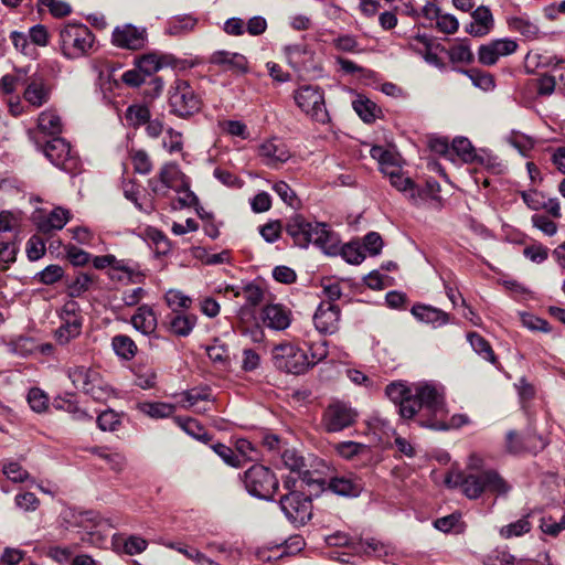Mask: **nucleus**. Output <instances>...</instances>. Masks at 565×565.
I'll return each instance as SVG.
<instances>
[{
	"label": "nucleus",
	"instance_id": "25",
	"mask_svg": "<svg viewBox=\"0 0 565 565\" xmlns=\"http://www.w3.org/2000/svg\"><path fill=\"white\" fill-rule=\"evenodd\" d=\"M412 313L419 321L433 324L434 327L444 326L449 321L448 313L430 306L415 305L412 308Z\"/></svg>",
	"mask_w": 565,
	"mask_h": 565
},
{
	"label": "nucleus",
	"instance_id": "50",
	"mask_svg": "<svg viewBox=\"0 0 565 565\" xmlns=\"http://www.w3.org/2000/svg\"><path fill=\"white\" fill-rule=\"evenodd\" d=\"M94 454L100 457L111 470L120 472L126 463L125 457L119 452H108L103 449H94Z\"/></svg>",
	"mask_w": 565,
	"mask_h": 565
},
{
	"label": "nucleus",
	"instance_id": "2",
	"mask_svg": "<svg viewBox=\"0 0 565 565\" xmlns=\"http://www.w3.org/2000/svg\"><path fill=\"white\" fill-rule=\"evenodd\" d=\"M286 231L300 247L312 243L328 255H334L339 250L338 235L324 223L308 222L302 215L296 214L289 218Z\"/></svg>",
	"mask_w": 565,
	"mask_h": 565
},
{
	"label": "nucleus",
	"instance_id": "37",
	"mask_svg": "<svg viewBox=\"0 0 565 565\" xmlns=\"http://www.w3.org/2000/svg\"><path fill=\"white\" fill-rule=\"evenodd\" d=\"M457 156L463 162H473L476 159L475 149L471 142L463 137H458L454 139L451 145V160L454 161V156Z\"/></svg>",
	"mask_w": 565,
	"mask_h": 565
},
{
	"label": "nucleus",
	"instance_id": "41",
	"mask_svg": "<svg viewBox=\"0 0 565 565\" xmlns=\"http://www.w3.org/2000/svg\"><path fill=\"white\" fill-rule=\"evenodd\" d=\"M467 339L476 353L487 361L494 362V353L484 338L476 332H470L468 333Z\"/></svg>",
	"mask_w": 565,
	"mask_h": 565
},
{
	"label": "nucleus",
	"instance_id": "8",
	"mask_svg": "<svg viewBox=\"0 0 565 565\" xmlns=\"http://www.w3.org/2000/svg\"><path fill=\"white\" fill-rule=\"evenodd\" d=\"M244 484L249 494L270 500L278 489V479L269 468L254 465L245 471Z\"/></svg>",
	"mask_w": 565,
	"mask_h": 565
},
{
	"label": "nucleus",
	"instance_id": "44",
	"mask_svg": "<svg viewBox=\"0 0 565 565\" xmlns=\"http://www.w3.org/2000/svg\"><path fill=\"white\" fill-rule=\"evenodd\" d=\"M9 351L19 356H28L38 350V344L31 338L20 337L8 344Z\"/></svg>",
	"mask_w": 565,
	"mask_h": 565
},
{
	"label": "nucleus",
	"instance_id": "28",
	"mask_svg": "<svg viewBox=\"0 0 565 565\" xmlns=\"http://www.w3.org/2000/svg\"><path fill=\"white\" fill-rule=\"evenodd\" d=\"M172 57L169 55H159L158 53L145 54L138 58L136 65L146 76H149L164 66L170 65Z\"/></svg>",
	"mask_w": 565,
	"mask_h": 565
},
{
	"label": "nucleus",
	"instance_id": "40",
	"mask_svg": "<svg viewBox=\"0 0 565 565\" xmlns=\"http://www.w3.org/2000/svg\"><path fill=\"white\" fill-rule=\"evenodd\" d=\"M195 323V316L175 315L170 320V329L174 334L179 337H186L191 333Z\"/></svg>",
	"mask_w": 565,
	"mask_h": 565
},
{
	"label": "nucleus",
	"instance_id": "20",
	"mask_svg": "<svg viewBox=\"0 0 565 565\" xmlns=\"http://www.w3.org/2000/svg\"><path fill=\"white\" fill-rule=\"evenodd\" d=\"M210 62L216 66H220L223 71L232 72L235 74H245L248 71L247 58L243 54L235 52H214L210 57Z\"/></svg>",
	"mask_w": 565,
	"mask_h": 565
},
{
	"label": "nucleus",
	"instance_id": "1",
	"mask_svg": "<svg viewBox=\"0 0 565 565\" xmlns=\"http://www.w3.org/2000/svg\"><path fill=\"white\" fill-rule=\"evenodd\" d=\"M387 397L399 406V414L404 418H413L416 414L434 412L443 413V388L433 384H418L413 388L402 382H394L386 386Z\"/></svg>",
	"mask_w": 565,
	"mask_h": 565
},
{
	"label": "nucleus",
	"instance_id": "18",
	"mask_svg": "<svg viewBox=\"0 0 565 565\" xmlns=\"http://www.w3.org/2000/svg\"><path fill=\"white\" fill-rule=\"evenodd\" d=\"M328 489L341 497L358 498L364 490V482L359 476L348 472L330 478Z\"/></svg>",
	"mask_w": 565,
	"mask_h": 565
},
{
	"label": "nucleus",
	"instance_id": "5",
	"mask_svg": "<svg viewBox=\"0 0 565 565\" xmlns=\"http://www.w3.org/2000/svg\"><path fill=\"white\" fill-rule=\"evenodd\" d=\"M67 376L76 388L82 390L94 401L106 402L113 395L111 387L94 367L85 365L71 366L67 369Z\"/></svg>",
	"mask_w": 565,
	"mask_h": 565
},
{
	"label": "nucleus",
	"instance_id": "21",
	"mask_svg": "<svg viewBox=\"0 0 565 565\" xmlns=\"http://www.w3.org/2000/svg\"><path fill=\"white\" fill-rule=\"evenodd\" d=\"M340 319V309L333 302H322L315 316L316 328L323 333H332L337 330Z\"/></svg>",
	"mask_w": 565,
	"mask_h": 565
},
{
	"label": "nucleus",
	"instance_id": "38",
	"mask_svg": "<svg viewBox=\"0 0 565 565\" xmlns=\"http://www.w3.org/2000/svg\"><path fill=\"white\" fill-rule=\"evenodd\" d=\"M335 452L343 459L351 460L354 457L369 452V447L356 441H341L334 445Z\"/></svg>",
	"mask_w": 565,
	"mask_h": 565
},
{
	"label": "nucleus",
	"instance_id": "27",
	"mask_svg": "<svg viewBox=\"0 0 565 565\" xmlns=\"http://www.w3.org/2000/svg\"><path fill=\"white\" fill-rule=\"evenodd\" d=\"M390 180L391 184L399 192H403L406 194V196L412 200L414 203H417V196H419V191H417L414 182L411 178L405 177L402 173L401 167H398L396 170H387L386 174Z\"/></svg>",
	"mask_w": 565,
	"mask_h": 565
},
{
	"label": "nucleus",
	"instance_id": "13",
	"mask_svg": "<svg viewBox=\"0 0 565 565\" xmlns=\"http://www.w3.org/2000/svg\"><path fill=\"white\" fill-rule=\"evenodd\" d=\"M358 412L350 405L335 402L330 404L323 414V426L330 433L341 431L353 425L356 420Z\"/></svg>",
	"mask_w": 565,
	"mask_h": 565
},
{
	"label": "nucleus",
	"instance_id": "57",
	"mask_svg": "<svg viewBox=\"0 0 565 565\" xmlns=\"http://www.w3.org/2000/svg\"><path fill=\"white\" fill-rule=\"evenodd\" d=\"M2 471L13 482H24L30 478L29 472L19 462L4 463Z\"/></svg>",
	"mask_w": 565,
	"mask_h": 565
},
{
	"label": "nucleus",
	"instance_id": "12",
	"mask_svg": "<svg viewBox=\"0 0 565 565\" xmlns=\"http://www.w3.org/2000/svg\"><path fill=\"white\" fill-rule=\"evenodd\" d=\"M279 504L286 518L296 525H303L311 518V500L300 492L291 491L281 497Z\"/></svg>",
	"mask_w": 565,
	"mask_h": 565
},
{
	"label": "nucleus",
	"instance_id": "29",
	"mask_svg": "<svg viewBox=\"0 0 565 565\" xmlns=\"http://www.w3.org/2000/svg\"><path fill=\"white\" fill-rule=\"evenodd\" d=\"M62 120L56 111L47 109L42 111L38 117V128L46 135H58L62 132Z\"/></svg>",
	"mask_w": 565,
	"mask_h": 565
},
{
	"label": "nucleus",
	"instance_id": "36",
	"mask_svg": "<svg viewBox=\"0 0 565 565\" xmlns=\"http://www.w3.org/2000/svg\"><path fill=\"white\" fill-rule=\"evenodd\" d=\"M17 253L15 235H9L8 238L0 241V271L15 262Z\"/></svg>",
	"mask_w": 565,
	"mask_h": 565
},
{
	"label": "nucleus",
	"instance_id": "58",
	"mask_svg": "<svg viewBox=\"0 0 565 565\" xmlns=\"http://www.w3.org/2000/svg\"><path fill=\"white\" fill-rule=\"evenodd\" d=\"M341 255L345 259V262L352 265H359L365 258L362 247L359 244L354 243L344 245L341 248Z\"/></svg>",
	"mask_w": 565,
	"mask_h": 565
},
{
	"label": "nucleus",
	"instance_id": "3",
	"mask_svg": "<svg viewBox=\"0 0 565 565\" xmlns=\"http://www.w3.org/2000/svg\"><path fill=\"white\" fill-rule=\"evenodd\" d=\"M61 50L67 58H79L95 49V36L85 24L68 23L60 32Z\"/></svg>",
	"mask_w": 565,
	"mask_h": 565
},
{
	"label": "nucleus",
	"instance_id": "11",
	"mask_svg": "<svg viewBox=\"0 0 565 565\" xmlns=\"http://www.w3.org/2000/svg\"><path fill=\"white\" fill-rule=\"evenodd\" d=\"M45 157L52 164L66 171L75 173L79 168V160L73 153L71 146L63 138H53L43 147Z\"/></svg>",
	"mask_w": 565,
	"mask_h": 565
},
{
	"label": "nucleus",
	"instance_id": "9",
	"mask_svg": "<svg viewBox=\"0 0 565 565\" xmlns=\"http://www.w3.org/2000/svg\"><path fill=\"white\" fill-rule=\"evenodd\" d=\"M297 106L312 120L326 124L329 121V114L324 104L323 92L318 86H301L294 93Z\"/></svg>",
	"mask_w": 565,
	"mask_h": 565
},
{
	"label": "nucleus",
	"instance_id": "30",
	"mask_svg": "<svg viewBox=\"0 0 565 565\" xmlns=\"http://www.w3.org/2000/svg\"><path fill=\"white\" fill-rule=\"evenodd\" d=\"M160 180L175 192H181L180 186L185 185V175L175 164H166L159 172Z\"/></svg>",
	"mask_w": 565,
	"mask_h": 565
},
{
	"label": "nucleus",
	"instance_id": "63",
	"mask_svg": "<svg viewBox=\"0 0 565 565\" xmlns=\"http://www.w3.org/2000/svg\"><path fill=\"white\" fill-rule=\"evenodd\" d=\"M177 551L193 561L196 565H221L194 547L180 546L177 547Z\"/></svg>",
	"mask_w": 565,
	"mask_h": 565
},
{
	"label": "nucleus",
	"instance_id": "10",
	"mask_svg": "<svg viewBox=\"0 0 565 565\" xmlns=\"http://www.w3.org/2000/svg\"><path fill=\"white\" fill-rule=\"evenodd\" d=\"M170 107L180 117L196 114L201 108V99L186 81L178 79L170 89Z\"/></svg>",
	"mask_w": 565,
	"mask_h": 565
},
{
	"label": "nucleus",
	"instance_id": "54",
	"mask_svg": "<svg viewBox=\"0 0 565 565\" xmlns=\"http://www.w3.org/2000/svg\"><path fill=\"white\" fill-rule=\"evenodd\" d=\"M281 461L291 472H300L305 468L303 458L295 449H285L281 454Z\"/></svg>",
	"mask_w": 565,
	"mask_h": 565
},
{
	"label": "nucleus",
	"instance_id": "7",
	"mask_svg": "<svg viewBox=\"0 0 565 565\" xmlns=\"http://www.w3.org/2000/svg\"><path fill=\"white\" fill-rule=\"evenodd\" d=\"M271 358L276 369L289 374L300 375L309 370V355L291 342L276 344Z\"/></svg>",
	"mask_w": 565,
	"mask_h": 565
},
{
	"label": "nucleus",
	"instance_id": "31",
	"mask_svg": "<svg viewBox=\"0 0 565 565\" xmlns=\"http://www.w3.org/2000/svg\"><path fill=\"white\" fill-rule=\"evenodd\" d=\"M111 348L117 356L126 361L132 360L137 353L135 341L125 334L115 335L111 339Z\"/></svg>",
	"mask_w": 565,
	"mask_h": 565
},
{
	"label": "nucleus",
	"instance_id": "22",
	"mask_svg": "<svg viewBox=\"0 0 565 565\" xmlns=\"http://www.w3.org/2000/svg\"><path fill=\"white\" fill-rule=\"evenodd\" d=\"M472 22L466 28V31L475 36L481 38L490 33L493 29V15L488 7L480 6L471 14Z\"/></svg>",
	"mask_w": 565,
	"mask_h": 565
},
{
	"label": "nucleus",
	"instance_id": "15",
	"mask_svg": "<svg viewBox=\"0 0 565 565\" xmlns=\"http://www.w3.org/2000/svg\"><path fill=\"white\" fill-rule=\"evenodd\" d=\"M518 43L511 39H497L482 44L478 50V61L484 66L494 65L501 57L513 54Z\"/></svg>",
	"mask_w": 565,
	"mask_h": 565
},
{
	"label": "nucleus",
	"instance_id": "32",
	"mask_svg": "<svg viewBox=\"0 0 565 565\" xmlns=\"http://www.w3.org/2000/svg\"><path fill=\"white\" fill-rule=\"evenodd\" d=\"M146 290L141 287L125 290L121 292V297L118 299L114 297L110 301V306L114 311H121L126 307L137 306L145 297Z\"/></svg>",
	"mask_w": 565,
	"mask_h": 565
},
{
	"label": "nucleus",
	"instance_id": "61",
	"mask_svg": "<svg viewBox=\"0 0 565 565\" xmlns=\"http://www.w3.org/2000/svg\"><path fill=\"white\" fill-rule=\"evenodd\" d=\"M96 422L99 429L104 431H113L120 424L119 415L113 409H107L99 414Z\"/></svg>",
	"mask_w": 565,
	"mask_h": 565
},
{
	"label": "nucleus",
	"instance_id": "62",
	"mask_svg": "<svg viewBox=\"0 0 565 565\" xmlns=\"http://www.w3.org/2000/svg\"><path fill=\"white\" fill-rule=\"evenodd\" d=\"M221 128L223 131L233 137H239L242 139H247L249 137V131L247 126L241 120H226L221 124Z\"/></svg>",
	"mask_w": 565,
	"mask_h": 565
},
{
	"label": "nucleus",
	"instance_id": "23",
	"mask_svg": "<svg viewBox=\"0 0 565 565\" xmlns=\"http://www.w3.org/2000/svg\"><path fill=\"white\" fill-rule=\"evenodd\" d=\"M264 324L274 330H285L290 324V311L281 305H267L263 309Z\"/></svg>",
	"mask_w": 565,
	"mask_h": 565
},
{
	"label": "nucleus",
	"instance_id": "64",
	"mask_svg": "<svg viewBox=\"0 0 565 565\" xmlns=\"http://www.w3.org/2000/svg\"><path fill=\"white\" fill-rule=\"evenodd\" d=\"M162 146L170 153L180 152L182 150V136L173 129H168L162 140Z\"/></svg>",
	"mask_w": 565,
	"mask_h": 565
},
{
	"label": "nucleus",
	"instance_id": "49",
	"mask_svg": "<svg viewBox=\"0 0 565 565\" xmlns=\"http://www.w3.org/2000/svg\"><path fill=\"white\" fill-rule=\"evenodd\" d=\"M141 411L153 418H164L171 416L175 407L168 403H145Z\"/></svg>",
	"mask_w": 565,
	"mask_h": 565
},
{
	"label": "nucleus",
	"instance_id": "51",
	"mask_svg": "<svg viewBox=\"0 0 565 565\" xmlns=\"http://www.w3.org/2000/svg\"><path fill=\"white\" fill-rule=\"evenodd\" d=\"M531 529V524L526 518H522L511 524H508L500 530L501 536L510 539L512 536H520L527 533Z\"/></svg>",
	"mask_w": 565,
	"mask_h": 565
},
{
	"label": "nucleus",
	"instance_id": "59",
	"mask_svg": "<svg viewBox=\"0 0 565 565\" xmlns=\"http://www.w3.org/2000/svg\"><path fill=\"white\" fill-rule=\"evenodd\" d=\"M214 452L220 456L223 461L231 467H239L241 458L235 451L224 444H215L212 446Z\"/></svg>",
	"mask_w": 565,
	"mask_h": 565
},
{
	"label": "nucleus",
	"instance_id": "42",
	"mask_svg": "<svg viewBox=\"0 0 565 565\" xmlns=\"http://www.w3.org/2000/svg\"><path fill=\"white\" fill-rule=\"evenodd\" d=\"M353 109L359 115V117L365 122H371L376 117V105L365 97L359 96L353 102Z\"/></svg>",
	"mask_w": 565,
	"mask_h": 565
},
{
	"label": "nucleus",
	"instance_id": "6",
	"mask_svg": "<svg viewBox=\"0 0 565 565\" xmlns=\"http://www.w3.org/2000/svg\"><path fill=\"white\" fill-rule=\"evenodd\" d=\"M462 492L469 499H477L483 491L497 494H505L510 490V486L505 480L493 470H486L479 473H470L460 482Z\"/></svg>",
	"mask_w": 565,
	"mask_h": 565
},
{
	"label": "nucleus",
	"instance_id": "55",
	"mask_svg": "<svg viewBox=\"0 0 565 565\" xmlns=\"http://www.w3.org/2000/svg\"><path fill=\"white\" fill-rule=\"evenodd\" d=\"M28 402L34 412L41 413L47 408L49 397L42 390L34 387L29 391Z\"/></svg>",
	"mask_w": 565,
	"mask_h": 565
},
{
	"label": "nucleus",
	"instance_id": "52",
	"mask_svg": "<svg viewBox=\"0 0 565 565\" xmlns=\"http://www.w3.org/2000/svg\"><path fill=\"white\" fill-rule=\"evenodd\" d=\"M94 276L86 273H79L70 286V295L72 297L81 296L83 292L90 288V286L94 284Z\"/></svg>",
	"mask_w": 565,
	"mask_h": 565
},
{
	"label": "nucleus",
	"instance_id": "16",
	"mask_svg": "<svg viewBox=\"0 0 565 565\" xmlns=\"http://www.w3.org/2000/svg\"><path fill=\"white\" fill-rule=\"evenodd\" d=\"M258 154L264 164L270 168H279L291 157L286 142L278 138L267 139L262 142L258 147Z\"/></svg>",
	"mask_w": 565,
	"mask_h": 565
},
{
	"label": "nucleus",
	"instance_id": "39",
	"mask_svg": "<svg viewBox=\"0 0 565 565\" xmlns=\"http://www.w3.org/2000/svg\"><path fill=\"white\" fill-rule=\"evenodd\" d=\"M354 550L359 553L362 552L364 554L373 555L380 558L385 557L391 553L390 546L383 544L382 542L375 539L358 542Z\"/></svg>",
	"mask_w": 565,
	"mask_h": 565
},
{
	"label": "nucleus",
	"instance_id": "53",
	"mask_svg": "<svg viewBox=\"0 0 565 565\" xmlns=\"http://www.w3.org/2000/svg\"><path fill=\"white\" fill-rule=\"evenodd\" d=\"M40 7L47 8L55 18H63L71 13V6L62 0H38Z\"/></svg>",
	"mask_w": 565,
	"mask_h": 565
},
{
	"label": "nucleus",
	"instance_id": "34",
	"mask_svg": "<svg viewBox=\"0 0 565 565\" xmlns=\"http://www.w3.org/2000/svg\"><path fill=\"white\" fill-rule=\"evenodd\" d=\"M461 73L469 77L476 87L484 92L493 90L495 87L494 77L488 72L481 71L479 68H470L462 70Z\"/></svg>",
	"mask_w": 565,
	"mask_h": 565
},
{
	"label": "nucleus",
	"instance_id": "43",
	"mask_svg": "<svg viewBox=\"0 0 565 565\" xmlns=\"http://www.w3.org/2000/svg\"><path fill=\"white\" fill-rule=\"evenodd\" d=\"M62 322V326L55 332V337L60 344H67L72 339L81 334L83 322H70V320Z\"/></svg>",
	"mask_w": 565,
	"mask_h": 565
},
{
	"label": "nucleus",
	"instance_id": "60",
	"mask_svg": "<svg viewBox=\"0 0 565 565\" xmlns=\"http://www.w3.org/2000/svg\"><path fill=\"white\" fill-rule=\"evenodd\" d=\"M540 527L543 531V533L556 536L559 532L565 530V511L561 516L559 521L555 520L552 516L542 518Z\"/></svg>",
	"mask_w": 565,
	"mask_h": 565
},
{
	"label": "nucleus",
	"instance_id": "33",
	"mask_svg": "<svg viewBox=\"0 0 565 565\" xmlns=\"http://www.w3.org/2000/svg\"><path fill=\"white\" fill-rule=\"evenodd\" d=\"M370 154L374 160L379 162L380 169L384 174H386V169L392 171L399 167L396 154L381 146L372 147Z\"/></svg>",
	"mask_w": 565,
	"mask_h": 565
},
{
	"label": "nucleus",
	"instance_id": "35",
	"mask_svg": "<svg viewBox=\"0 0 565 565\" xmlns=\"http://www.w3.org/2000/svg\"><path fill=\"white\" fill-rule=\"evenodd\" d=\"M227 291H232L234 297H243L246 302L252 306H258L264 299V291L260 287L254 284H248L242 289H235L234 287H227Z\"/></svg>",
	"mask_w": 565,
	"mask_h": 565
},
{
	"label": "nucleus",
	"instance_id": "47",
	"mask_svg": "<svg viewBox=\"0 0 565 565\" xmlns=\"http://www.w3.org/2000/svg\"><path fill=\"white\" fill-rule=\"evenodd\" d=\"M150 119V111L146 106L131 105L126 110V120L128 125L138 127L147 124Z\"/></svg>",
	"mask_w": 565,
	"mask_h": 565
},
{
	"label": "nucleus",
	"instance_id": "46",
	"mask_svg": "<svg viewBox=\"0 0 565 565\" xmlns=\"http://www.w3.org/2000/svg\"><path fill=\"white\" fill-rule=\"evenodd\" d=\"M25 76V67L15 68L13 74H7L0 79V90L3 94H12L17 86H22Z\"/></svg>",
	"mask_w": 565,
	"mask_h": 565
},
{
	"label": "nucleus",
	"instance_id": "45",
	"mask_svg": "<svg viewBox=\"0 0 565 565\" xmlns=\"http://www.w3.org/2000/svg\"><path fill=\"white\" fill-rule=\"evenodd\" d=\"M449 58L451 62L470 64L473 62L475 56L469 46L465 41L454 44L449 49Z\"/></svg>",
	"mask_w": 565,
	"mask_h": 565
},
{
	"label": "nucleus",
	"instance_id": "24",
	"mask_svg": "<svg viewBox=\"0 0 565 565\" xmlns=\"http://www.w3.org/2000/svg\"><path fill=\"white\" fill-rule=\"evenodd\" d=\"M131 324L143 334H151L157 328V317L151 307L142 305L138 307L136 313L131 317Z\"/></svg>",
	"mask_w": 565,
	"mask_h": 565
},
{
	"label": "nucleus",
	"instance_id": "19",
	"mask_svg": "<svg viewBox=\"0 0 565 565\" xmlns=\"http://www.w3.org/2000/svg\"><path fill=\"white\" fill-rule=\"evenodd\" d=\"M146 40V30L131 24L117 26L113 32V43L121 49L140 50L145 46Z\"/></svg>",
	"mask_w": 565,
	"mask_h": 565
},
{
	"label": "nucleus",
	"instance_id": "48",
	"mask_svg": "<svg viewBox=\"0 0 565 565\" xmlns=\"http://www.w3.org/2000/svg\"><path fill=\"white\" fill-rule=\"evenodd\" d=\"M166 302L173 311L188 309L192 303V299L177 289H170L164 296Z\"/></svg>",
	"mask_w": 565,
	"mask_h": 565
},
{
	"label": "nucleus",
	"instance_id": "26",
	"mask_svg": "<svg viewBox=\"0 0 565 565\" xmlns=\"http://www.w3.org/2000/svg\"><path fill=\"white\" fill-rule=\"evenodd\" d=\"M71 217L70 211L63 207H55L49 215L43 216L38 222V227L42 233L62 230Z\"/></svg>",
	"mask_w": 565,
	"mask_h": 565
},
{
	"label": "nucleus",
	"instance_id": "56",
	"mask_svg": "<svg viewBox=\"0 0 565 565\" xmlns=\"http://www.w3.org/2000/svg\"><path fill=\"white\" fill-rule=\"evenodd\" d=\"M273 190L278 194V196L289 206L297 207L299 204V200L297 199L296 193L285 182L279 181L273 185Z\"/></svg>",
	"mask_w": 565,
	"mask_h": 565
},
{
	"label": "nucleus",
	"instance_id": "4",
	"mask_svg": "<svg viewBox=\"0 0 565 565\" xmlns=\"http://www.w3.org/2000/svg\"><path fill=\"white\" fill-rule=\"evenodd\" d=\"M22 98L33 108L46 105L53 95L54 84L50 76L40 67H25V76L22 79Z\"/></svg>",
	"mask_w": 565,
	"mask_h": 565
},
{
	"label": "nucleus",
	"instance_id": "17",
	"mask_svg": "<svg viewBox=\"0 0 565 565\" xmlns=\"http://www.w3.org/2000/svg\"><path fill=\"white\" fill-rule=\"evenodd\" d=\"M443 413L435 414L434 412H426V414L420 415L418 418V423L430 429L435 430H448L451 428H459L468 423V417L463 414H456L450 417L449 420H446L447 408L445 404V393L443 392Z\"/></svg>",
	"mask_w": 565,
	"mask_h": 565
},
{
	"label": "nucleus",
	"instance_id": "14",
	"mask_svg": "<svg viewBox=\"0 0 565 565\" xmlns=\"http://www.w3.org/2000/svg\"><path fill=\"white\" fill-rule=\"evenodd\" d=\"M93 265L96 269L110 268V277L113 279L122 280L126 278L129 282L140 284L145 279V274L135 270L125 260L117 259L114 255L95 256Z\"/></svg>",
	"mask_w": 565,
	"mask_h": 565
}]
</instances>
